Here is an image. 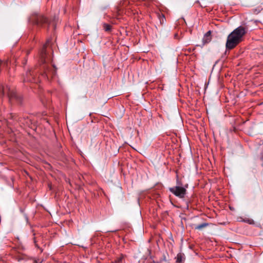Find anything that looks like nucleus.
Returning a JSON list of instances; mask_svg holds the SVG:
<instances>
[{"instance_id":"f257e3e1","label":"nucleus","mask_w":263,"mask_h":263,"mask_svg":"<svg viewBox=\"0 0 263 263\" xmlns=\"http://www.w3.org/2000/svg\"><path fill=\"white\" fill-rule=\"evenodd\" d=\"M247 31L245 27L239 26L234 29L227 37L226 48L232 50L236 47L243 40Z\"/></svg>"},{"instance_id":"f03ea898","label":"nucleus","mask_w":263,"mask_h":263,"mask_svg":"<svg viewBox=\"0 0 263 263\" xmlns=\"http://www.w3.org/2000/svg\"><path fill=\"white\" fill-rule=\"evenodd\" d=\"M49 42L48 40L47 43L43 45L42 49L40 52V58L41 62L43 64L42 68L44 70L43 73L42 74L43 77L49 79L50 78H52L56 74L57 70L54 65H49L46 64V47L47 44Z\"/></svg>"},{"instance_id":"7ed1b4c3","label":"nucleus","mask_w":263,"mask_h":263,"mask_svg":"<svg viewBox=\"0 0 263 263\" xmlns=\"http://www.w3.org/2000/svg\"><path fill=\"white\" fill-rule=\"evenodd\" d=\"M31 21L39 27H43L45 25L49 26L48 20L43 15L39 13H34L31 17Z\"/></svg>"},{"instance_id":"20e7f679","label":"nucleus","mask_w":263,"mask_h":263,"mask_svg":"<svg viewBox=\"0 0 263 263\" xmlns=\"http://www.w3.org/2000/svg\"><path fill=\"white\" fill-rule=\"evenodd\" d=\"M187 187V185L185 187H182L179 185L175 186L174 187H170L169 189L170 191L172 193L176 196L179 197V198H184L186 194V188Z\"/></svg>"},{"instance_id":"39448f33","label":"nucleus","mask_w":263,"mask_h":263,"mask_svg":"<svg viewBox=\"0 0 263 263\" xmlns=\"http://www.w3.org/2000/svg\"><path fill=\"white\" fill-rule=\"evenodd\" d=\"M6 90L7 95L10 100L15 99L18 101H21V97L18 96L15 91L10 90L7 86L6 87Z\"/></svg>"},{"instance_id":"423d86ee","label":"nucleus","mask_w":263,"mask_h":263,"mask_svg":"<svg viewBox=\"0 0 263 263\" xmlns=\"http://www.w3.org/2000/svg\"><path fill=\"white\" fill-rule=\"evenodd\" d=\"M25 82H35L34 73L33 71L29 70L26 73L25 77L24 79Z\"/></svg>"},{"instance_id":"0eeeda50","label":"nucleus","mask_w":263,"mask_h":263,"mask_svg":"<svg viewBox=\"0 0 263 263\" xmlns=\"http://www.w3.org/2000/svg\"><path fill=\"white\" fill-rule=\"evenodd\" d=\"M177 263H183L185 259L184 254L182 253H179L176 257Z\"/></svg>"},{"instance_id":"6e6552de","label":"nucleus","mask_w":263,"mask_h":263,"mask_svg":"<svg viewBox=\"0 0 263 263\" xmlns=\"http://www.w3.org/2000/svg\"><path fill=\"white\" fill-rule=\"evenodd\" d=\"M208 225H209V224L208 223H205V222L204 223H201L200 224L196 225L195 227V229L196 230H201L203 228H204L206 227H207Z\"/></svg>"},{"instance_id":"1a4fd4ad","label":"nucleus","mask_w":263,"mask_h":263,"mask_svg":"<svg viewBox=\"0 0 263 263\" xmlns=\"http://www.w3.org/2000/svg\"><path fill=\"white\" fill-rule=\"evenodd\" d=\"M158 17L160 20V23L161 24H163L164 23V21H165V16L163 14H159Z\"/></svg>"},{"instance_id":"9d476101","label":"nucleus","mask_w":263,"mask_h":263,"mask_svg":"<svg viewBox=\"0 0 263 263\" xmlns=\"http://www.w3.org/2000/svg\"><path fill=\"white\" fill-rule=\"evenodd\" d=\"M111 26L108 24L104 23L103 24V29L105 31H110L111 30Z\"/></svg>"},{"instance_id":"9b49d317","label":"nucleus","mask_w":263,"mask_h":263,"mask_svg":"<svg viewBox=\"0 0 263 263\" xmlns=\"http://www.w3.org/2000/svg\"><path fill=\"white\" fill-rule=\"evenodd\" d=\"M5 88L3 85H0V98L4 95Z\"/></svg>"},{"instance_id":"f8f14e48","label":"nucleus","mask_w":263,"mask_h":263,"mask_svg":"<svg viewBox=\"0 0 263 263\" xmlns=\"http://www.w3.org/2000/svg\"><path fill=\"white\" fill-rule=\"evenodd\" d=\"M210 41H211V37L205 38V36H204V37L202 39V42H203V44L209 43L210 42Z\"/></svg>"},{"instance_id":"ddd939ff","label":"nucleus","mask_w":263,"mask_h":263,"mask_svg":"<svg viewBox=\"0 0 263 263\" xmlns=\"http://www.w3.org/2000/svg\"><path fill=\"white\" fill-rule=\"evenodd\" d=\"M34 243L35 244V247L40 249L41 250V251L42 252L43 251V250H42L41 249H40V247L39 246V245L36 243V241L35 240V238H34Z\"/></svg>"},{"instance_id":"4468645a","label":"nucleus","mask_w":263,"mask_h":263,"mask_svg":"<svg viewBox=\"0 0 263 263\" xmlns=\"http://www.w3.org/2000/svg\"><path fill=\"white\" fill-rule=\"evenodd\" d=\"M210 35H211V31H209L205 33V34L204 35V36H205V38L209 37H210Z\"/></svg>"},{"instance_id":"2eb2a0df","label":"nucleus","mask_w":263,"mask_h":263,"mask_svg":"<svg viewBox=\"0 0 263 263\" xmlns=\"http://www.w3.org/2000/svg\"><path fill=\"white\" fill-rule=\"evenodd\" d=\"M243 221L249 223L250 224H252L253 222V221L252 219L244 220Z\"/></svg>"},{"instance_id":"dca6fc26","label":"nucleus","mask_w":263,"mask_h":263,"mask_svg":"<svg viewBox=\"0 0 263 263\" xmlns=\"http://www.w3.org/2000/svg\"><path fill=\"white\" fill-rule=\"evenodd\" d=\"M121 260H122V258H121V257L119 258H118V259L116 260V263H118V262H120Z\"/></svg>"},{"instance_id":"f3484780","label":"nucleus","mask_w":263,"mask_h":263,"mask_svg":"<svg viewBox=\"0 0 263 263\" xmlns=\"http://www.w3.org/2000/svg\"><path fill=\"white\" fill-rule=\"evenodd\" d=\"M33 263H37V261L36 259H34L33 261Z\"/></svg>"},{"instance_id":"a211bd4d","label":"nucleus","mask_w":263,"mask_h":263,"mask_svg":"<svg viewBox=\"0 0 263 263\" xmlns=\"http://www.w3.org/2000/svg\"><path fill=\"white\" fill-rule=\"evenodd\" d=\"M149 263H159V262H156V261H152V262H149Z\"/></svg>"},{"instance_id":"6ab92c4d","label":"nucleus","mask_w":263,"mask_h":263,"mask_svg":"<svg viewBox=\"0 0 263 263\" xmlns=\"http://www.w3.org/2000/svg\"><path fill=\"white\" fill-rule=\"evenodd\" d=\"M177 184H178V185H180V183H179V181H177Z\"/></svg>"},{"instance_id":"aec40b11","label":"nucleus","mask_w":263,"mask_h":263,"mask_svg":"<svg viewBox=\"0 0 263 263\" xmlns=\"http://www.w3.org/2000/svg\"><path fill=\"white\" fill-rule=\"evenodd\" d=\"M116 231H111L110 232H116Z\"/></svg>"}]
</instances>
